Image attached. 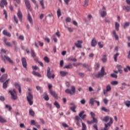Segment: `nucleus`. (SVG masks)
I'll list each match as a JSON object with an SVG mask.
<instances>
[{
  "label": "nucleus",
  "mask_w": 130,
  "mask_h": 130,
  "mask_svg": "<svg viewBox=\"0 0 130 130\" xmlns=\"http://www.w3.org/2000/svg\"><path fill=\"white\" fill-rule=\"evenodd\" d=\"M106 73L105 72V69H104V67H102L101 71L99 72L98 74L95 75L94 77L98 79H99L100 78H103V77H104V76H106Z\"/></svg>",
  "instance_id": "nucleus-1"
},
{
  "label": "nucleus",
  "mask_w": 130,
  "mask_h": 130,
  "mask_svg": "<svg viewBox=\"0 0 130 130\" xmlns=\"http://www.w3.org/2000/svg\"><path fill=\"white\" fill-rule=\"evenodd\" d=\"M8 92L11 94L12 100H17V99H18V95L17 94V91H16L15 88H14L13 90H9Z\"/></svg>",
  "instance_id": "nucleus-2"
},
{
  "label": "nucleus",
  "mask_w": 130,
  "mask_h": 130,
  "mask_svg": "<svg viewBox=\"0 0 130 130\" xmlns=\"http://www.w3.org/2000/svg\"><path fill=\"white\" fill-rule=\"evenodd\" d=\"M52 72L53 71L51 70L50 67H48V69L47 70V76L48 79H54L55 75L53 74L52 75H51V73H52Z\"/></svg>",
  "instance_id": "nucleus-3"
},
{
  "label": "nucleus",
  "mask_w": 130,
  "mask_h": 130,
  "mask_svg": "<svg viewBox=\"0 0 130 130\" xmlns=\"http://www.w3.org/2000/svg\"><path fill=\"white\" fill-rule=\"evenodd\" d=\"M26 99L27 102H28L29 105H33V95L31 93V92H29L28 93V95L26 96Z\"/></svg>",
  "instance_id": "nucleus-4"
},
{
  "label": "nucleus",
  "mask_w": 130,
  "mask_h": 130,
  "mask_svg": "<svg viewBox=\"0 0 130 130\" xmlns=\"http://www.w3.org/2000/svg\"><path fill=\"white\" fill-rule=\"evenodd\" d=\"M66 93L67 94H70V95H73L76 93V87L73 86L71 87V90L70 89H67L65 90Z\"/></svg>",
  "instance_id": "nucleus-5"
},
{
  "label": "nucleus",
  "mask_w": 130,
  "mask_h": 130,
  "mask_svg": "<svg viewBox=\"0 0 130 130\" xmlns=\"http://www.w3.org/2000/svg\"><path fill=\"white\" fill-rule=\"evenodd\" d=\"M25 6L30 12H32V8H31V4H30V1L29 0H25Z\"/></svg>",
  "instance_id": "nucleus-6"
},
{
  "label": "nucleus",
  "mask_w": 130,
  "mask_h": 130,
  "mask_svg": "<svg viewBox=\"0 0 130 130\" xmlns=\"http://www.w3.org/2000/svg\"><path fill=\"white\" fill-rule=\"evenodd\" d=\"M8 79V74H5L0 77V83H4Z\"/></svg>",
  "instance_id": "nucleus-7"
},
{
  "label": "nucleus",
  "mask_w": 130,
  "mask_h": 130,
  "mask_svg": "<svg viewBox=\"0 0 130 130\" xmlns=\"http://www.w3.org/2000/svg\"><path fill=\"white\" fill-rule=\"evenodd\" d=\"M14 85L16 89H18L19 92L20 94L22 93V88L21 87V85H20V84L18 82H16L14 83Z\"/></svg>",
  "instance_id": "nucleus-8"
},
{
  "label": "nucleus",
  "mask_w": 130,
  "mask_h": 130,
  "mask_svg": "<svg viewBox=\"0 0 130 130\" xmlns=\"http://www.w3.org/2000/svg\"><path fill=\"white\" fill-rule=\"evenodd\" d=\"M82 43H83V41L78 40L77 43H75V45L76 47H78V48H82Z\"/></svg>",
  "instance_id": "nucleus-9"
},
{
  "label": "nucleus",
  "mask_w": 130,
  "mask_h": 130,
  "mask_svg": "<svg viewBox=\"0 0 130 130\" xmlns=\"http://www.w3.org/2000/svg\"><path fill=\"white\" fill-rule=\"evenodd\" d=\"M5 6H8V2L6 0H1L0 7L1 8H5Z\"/></svg>",
  "instance_id": "nucleus-10"
},
{
  "label": "nucleus",
  "mask_w": 130,
  "mask_h": 130,
  "mask_svg": "<svg viewBox=\"0 0 130 130\" xmlns=\"http://www.w3.org/2000/svg\"><path fill=\"white\" fill-rule=\"evenodd\" d=\"M117 69L118 70L114 71V73H115V74H118V73H119L120 74H122V70H121V66H117Z\"/></svg>",
  "instance_id": "nucleus-11"
},
{
  "label": "nucleus",
  "mask_w": 130,
  "mask_h": 130,
  "mask_svg": "<svg viewBox=\"0 0 130 130\" xmlns=\"http://www.w3.org/2000/svg\"><path fill=\"white\" fill-rule=\"evenodd\" d=\"M17 16L18 17L19 20L20 21H22V20H23V15L22 14V12H21L20 9H18V11L17 12Z\"/></svg>",
  "instance_id": "nucleus-12"
},
{
  "label": "nucleus",
  "mask_w": 130,
  "mask_h": 130,
  "mask_svg": "<svg viewBox=\"0 0 130 130\" xmlns=\"http://www.w3.org/2000/svg\"><path fill=\"white\" fill-rule=\"evenodd\" d=\"M10 82V78L8 79L5 82H4L3 87L4 89H7L8 88V84Z\"/></svg>",
  "instance_id": "nucleus-13"
},
{
  "label": "nucleus",
  "mask_w": 130,
  "mask_h": 130,
  "mask_svg": "<svg viewBox=\"0 0 130 130\" xmlns=\"http://www.w3.org/2000/svg\"><path fill=\"white\" fill-rule=\"evenodd\" d=\"M112 123H113V119L111 117L110 118L109 122H108L107 124H105V126L106 127V125H107V128L108 126H111V124H112Z\"/></svg>",
  "instance_id": "nucleus-14"
},
{
  "label": "nucleus",
  "mask_w": 130,
  "mask_h": 130,
  "mask_svg": "<svg viewBox=\"0 0 130 130\" xmlns=\"http://www.w3.org/2000/svg\"><path fill=\"white\" fill-rule=\"evenodd\" d=\"M123 11H125V12H127V13H129L130 12V6H123L122 7Z\"/></svg>",
  "instance_id": "nucleus-15"
},
{
  "label": "nucleus",
  "mask_w": 130,
  "mask_h": 130,
  "mask_svg": "<svg viewBox=\"0 0 130 130\" xmlns=\"http://www.w3.org/2000/svg\"><path fill=\"white\" fill-rule=\"evenodd\" d=\"M4 57L6 58L7 61H9L10 63H11V64H14V61H13V60L11 59V58H10L9 56L4 55Z\"/></svg>",
  "instance_id": "nucleus-16"
},
{
  "label": "nucleus",
  "mask_w": 130,
  "mask_h": 130,
  "mask_svg": "<svg viewBox=\"0 0 130 130\" xmlns=\"http://www.w3.org/2000/svg\"><path fill=\"white\" fill-rule=\"evenodd\" d=\"M96 45H97V41H96L95 38H93L91 41V46H92V47H95Z\"/></svg>",
  "instance_id": "nucleus-17"
},
{
  "label": "nucleus",
  "mask_w": 130,
  "mask_h": 130,
  "mask_svg": "<svg viewBox=\"0 0 130 130\" xmlns=\"http://www.w3.org/2000/svg\"><path fill=\"white\" fill-rule=\"evenodd\" d=\"M50 93L52 96H53L54 98H57V94L54 91H52V90H49Z\"/></svg>",
  "instance_id": "nucleus-18"
},
{
  "label": "nucleus",
  "mask_w": 130,
  "mask_h": 130,
  "mask_svg": "<svg viewBox=\"0 0 130 130\" xmlns=\"http://www.w3.org/2000/svg\"><path fill=\"white\" fill-rule=\"evenodd\" d=\"M3 34L4 35H5V36H8V37H11L12 36V35H11V33L8 32L7 30H4L3 31Z\"/></svg>",
  "instance_id": "nucleus-19"
},
{
  "label": "nucleus",
  "mask_w": 130,
  "mask_h": 130,
  "mask_svg": "<svg viewBox=\"0 0 130 130\" xmlns=\"http://www.w3.org/2000/svg\"><path fill=\"white\" fill-rule=\"evenodd\" d=\"M32 75H34V76H35L36 77H38L39 78H41L42 77L40 73H39V72H36L35 71H32Z\"/></svg>",
  "instance_id": "nucleus-20"
},
{
  "label": "nucleus",
  "mask_w": 130,
  "mask_h": 130,
  "mask_svg": "<svg viewBox=\"0 0 130 130\" xmlns=\"http://www.w3.org/2000/svg\"><path fill=\"white\" fill-rule=\"evenodd\" d=\"M75 120L77 121V122L76 123V125L78 126H80V122H79L80 121V120H81V118H80V117H79L78 116H76Z\"/></svg>",
  "instance_id": "nucleus-21"
},
{
  "label": "nucleus",
  "mask_w": 130,
  "mask_h": 130,
  "mask_svg": "<svg viewBox=\"0 0 130 130\" xmlns=\"http://www.w3.org/2000/svg\"><path fill=\"white\" fill-rule=\"evenodd\" d=\"M27 19L28 20L30 24H33V20L32 19V17H31V15H30V13L28 14Z\"/></svg>",
  "instance_id": "nucleus-22"
},
{
  "label": "nucleus",
  "mask_w": 130,
  "mask_h": 130,
  "mask_svg": "<svg viewBox=\"0 0 130 130\" xmlns=\"http://www.w3.org/2000/svg\"><path fill=\"white\" fill-rule=\"evenodd\" d=\"M22 66H27V60L24 57L21 58Z\"/></svg>",
  "instance_id": "nucleus-23"
},
{
  "label": "nucleus",
  "mask_w": 130,
  "mask_h": 130,
  "mask_svg": "<svg viewBox=\"0 0 130 130\" xmlns=\"http://www.w3.org/2000/svg\"><path fill=\"white\" fill-rule=\"evenodd\" d=\"M0 122H1V123H5L7 122V120L2 116H0Z\"/></svg>",
  "instance_id": "nucleus-24"
},
{
  "label": "nucleus",
  "mask_w": 130,
  "mask_h": 130,
  "mask_svg": "<svg viewBox=\"0 0 130 130\" xmlns=\"http://www.w3.org/2000/svg\"><path fill=\"white\" fill-rule=\"evenodd\" d=\"M69 73L66 72L64 71H60V75L62 77H66L67 75H68Z\"/></svg>",
  "instance_id": "nucleus-25"
},
{
  "label": "nucleus",
  "mask_w": 130,
  "mask_h": 130,
  "mask_svg": "<svg viewBox=\"0 0 130 130\" xmlns=\"http://www.w3.org/2000/svg\"><path fill=\"white\" fill-rule=\"evenodd\" d=\"M44 99L46 101H48L49 100V97L48 96V94H47V93L45 92L44 93Z\"/></svg>",
  "instance_id": "nucleus-26"
},
{
  "label": "nucleus",
  "mask_w": 130,
  "mask_h": 130,
  "mask_svg": "<svg viewBox=\"0 0 130 130\" xmlns=\"http://www.w3.org/2000/svg\"><path fill=\"white\" fill-rule=\"evenodd\" d=\"M29 115H31V116H35V112H34V111H33V110H32V109H30L29 110Z\"/></svg>",
  "instance_id": "nucleus-27"
},
{
  "label": "nucleus",
  "mask_w": 130,
  "mask_h": 130,
  "mask_svg": "<svg viewBox=\"0 0 130 130\" xmlns=\"http://www.w3.org/2000/svg\"><path fill=\"white\" fill-rule=\"evenodd\" d=\"M113 34L116 40H118V39H119V38L118 37V35H116V31H115V30L113 31Z\"/></svg>",
  "instance_id": "nucleus-28"
},
{
  "label": "nucleus",
  "mask_w": 130,
  "mask_h": 130,
  "mask_svg": "<svg viewBox=\"0 0 130 130\" xmlns=\"http://www.w3.org/2000/svg\"><path fill=\"white\" fill-rule=\"evenodd\" d=\"M54 105H55V106L56 107V108H57V109H59V108H60V105L57 101H55Z\"/></svg>",
  "instance_id": "nucleus-29"
},
{
  "label": "nucleus",
  "mask_w": 130,
  "mask_h": 130,
  "mask_svg": "<svg viewBox=\"0 0 130 130\" xmlns=\"http://www.w3.org/2000/svg\"><path fill=\"white\" fill-rule=\"evenodd\" d=\"M77 109V106L74 105L73 107H71L70 109L73 112H77V111H76V109Z\"/></svg>",
  "instance_id": "nucleus-30"
},
{
  "label": "nucleus",
  "mask_w": 130,
  "mask_h": 130,
  "mask_svg": "<svg viewBox=\"0 0 130 130\" xmlns=\"http://www.w3.org/2000/svg\"><path fill=\"white\" fill-rule=\"evenodd\" d=\"M95 101H95L93 98L90 99L89 101V104H91L92 106H94V103Z\"/></svg>",
  "instance_id": "nucleus-31"
},
{
  "label": "nucleus",
  "mask_w": 130,
  "mask_h": 130,
  "mask_svg": "<svg viewBox=\"0 0 130 130\" xmlns=\"http://www.w3.org/2000/svg\"><path fill=\"white\" fill-rule=\"evenodd\" d=\"M129 25H130L129 22H125L124 26H123V28L126 29V28H127V27H128L129 26Z\"/></svg>",
  "instance_id": "nucleus-32"
},
{
  "label": "nucleus",
  "mask_w": 130,
  "mask_h": 130,
  "mask_svg": "<svg viewBox=\"0 0 130 130\" xmlns=\"http://www.w3.org/2000/svg\"><path fill=\"white\" fill-rule=\"evenodd\" d=\"M107 55H104L103 56V58L102 59L103 62H106L107 61Z\"/></svg>",
  "instance_id": "nucleus-33"
},
{
  "label": "nucleus",
  "mask_w": 130,
  "mask_h": 130,
  "mask_svg": "<svg viewBox=\"0 0 130 130\" xmlns=\"http://www.w3.org/2000/svg\"><path fill=\"white\" fill-rule=\"evenodd\" d=\"M106 15H107L106 11H101V17H102V18H104V17L106 16Z\"/></svg>",
  "instance_id": "nucleus-34"
},
{
  "label": "nucleus",
  "mask_w": 130,
  "mask_h": 130,
  "mask_svg": "<svg viewBox=\"0 0 130 130\" xmlns=\"http://www.w3.org/2000/svg\"><path fill=\"white\" fill-rule=\"evenodd\" d=\"M31 54L32 57H36V55L35 54V51L33 49H31Z\"/></svg>",
  "instance_id": "nucleus-35"
},
{
  "label": "nucleus",
  "mask_w": 130,
  "mask_h": 130,
  "mask_svg": "<svg viewBox=\"0 0 130 130\" xmlns=\"http://www.w3.org/2000/svg\"><path fill=\"white\" fill-rule=\"evenodd\" d=\"M115 29L116 31H119V23L115 22Z\"/></svg>",
  "instance_id": "nucleus-36"
},
{
  "label": "nucleus",
  "mask_w": 130,
  "mask_h": 130,
  "mask_svg": "<svg viewBox=\"0 0 130 130\" xmlns=\"http://www.w3.org/2000/svg\"><path fill=\"white\" fill-rule=\"evenodd\" d=\"M40 4L41 5V6L42 7V9H43V10H44V9H45V7H44V1H43V0H41L40 2Z\"/></svg>",
  "instance_id": "nucleus-37"
},
{
  "label": "nucleus",
  "mask_w": 130,
  "mask_h": 130,
  "mask_svg": "<svg viewBox=\"0 0 130 130\" xmlns=\"http://www.w3.org/2000/svg\"><path fill=\"white\" fill-rule=\"evenodd\" d=\"M124 104L125 105H126V107H130V101H126L125 102H124Z\"/></svg>",
  "instance_id": "nucleus-38"
},
{
  "label": "nucleus",
  "mask_w": 130,
  "mask_h": 130,
  "mask_svg": "<svg viewBox=\"0 0 130 130\" xmlns=\"http://www.w3.org/2000/svg\"><path fill=\"white\" fill-rule=\"evenodd\" d=\"M82 130H86L87 126L86 125V124H85V123H84V122H82Z\"/></svg>",
  "instance_id": "nucleus-39"
},
{
  "label": "nucleus",
  "mask_w": 130,
  "mask_h": 130,
  "mask_svg": "<svg viewBox=\"0 0 130 130\" xmlns=\"http://www.w3.org/2000/svg\"><path fill=\"white\" fill-rule=\"evenodd\" d=\"M103 121H105V122H107L108 120H109V116H107L104 117V118L103 119Z\"/></svg>",
  "instance_id": "nucleus-40"
},
{
  "label": "nucleus",
  "mask_w": 130,
  "mask_h": 130,
  "mask_svg": "<svg viewBox=\"0 0 130 130\" xmlns=\"http://www.w3.org/2000/svg\"><path fill=\"white\" fill-rule=\"evenodd\" d=\"M5 108L8 109V108L9 109V111H11V110H12V107H11V106L9 105H5Z\"/></svg>",
  "instance_id": "nucleus-41"
},
{
  "label": "nucleus",
  "mask_w": 130,
  "mask_h": 130,
  "mask_svg": "<svg viewBox=\"0 0 130 130\" xmlns=\"http://www.w3.org/2000/svg\"><path fill=\"white\" fill-rule=\"evenodd\" d=\"M118 55H119V53H116L115 55H114V60L115 61H117V56H118Z\"/></svg>",
  "instance_id": "nucleus-42"
},
{
  "label": "nucleus",
  "mask_w": 130,
  "mask_h": 130,
  "mask_svg": "<svg viewBox=\"0 0 130 130\" xmlns=\"http://www.w3.org/2000/svg\"><path fill=\"white\" fill-rule=\"evenodd\" d=\"M111 85H118V81H113L111 82Z\"/></svg>",
  "instance_id": "nucleus-43"
},
{
  "label": "nucleus",
  "mask_w": 130,
  "mask_h": 130,
  "mask_svg": "<svg viewBox=\"0 0 130 130\" xmlns=\"http://www.w3.org/2000/svg\"><path fill=\"white\" fill-rule=\"evenodd\" d=\"M111 77L112 78H114V79H117V75L114 74V73H112L110 74Z\"/></svg>",
  "instance_id": "nucleus-44"
},
{
  "label": "nucleus",
  "mask_w": 130,
  "mask_h": 130,
  "mask_svg": "<svg viewBox=\"0 0 130 130\" xmlns=\"http://www.w3.org/2000/svg\"><path fill=\"white\" fill-rule=\"evenodd\" d=\"M57 17L59 18L61 16V11H60V9H58L57 11Z\"/></svg>",
  "instance_id": "nucleus-45"
},
{
  "label": "nucleus",
  "mask_w": 130,
  "mask_h": 130,
  "mask_svg": "<svg viewBox=\"0 0 130 130\" xmlns=\"http://www.w3.org/2000/svg\"><path fill=\"white\" fill-rule=\"evenodd\" d=\"M102 110L103 111H105V112H109V111H110L109 110L106 109V108H105V107H103L102 108Z\"/></svg>",
  "instance_id": "nucleus-46"
},
{
  "label": "nucleus",
  "mask_w": 130,
  "mask_h": 130,
  "mask_svg": "<svg viewBox=\"0 0 130 130\" xmlns=\"http://www.w3.org/2000/svg\"><path fill=\"white\" fill-rule=\"evenodd\" d=\"M106 90L108 92H109L110 91H111V86H110V85H108L106 87Z\"/></svg>",
  "instance_id": "nucleus-47"
},
{
  "label": "nucleus",
  "mask_w": 130,
  "mask_h": 130,
  "mask_svg": "<svg viewBox=\"0 0 130 130\" xmlns=\"http://www.w3.org/2000/svg\"><path fill=\"white\" fill-rule=\"evenodd\" d=\"M88 4H89V0H85L84 7H85V8L86 7H88Z\"/></svg>",
  "instance_id": "nucleus-48"
},
{
  "label": "nucleus",
  "mask_w": 130,
  "mask_h": 130,
  "mask_svg": "<svg viewBox=\"0 0 130 130\" xmlns=\"http://www.w3.org/2000/svg\"><path fill=\"white\" fill-rule=\"evenodd\" d=\"M44 60L46 62H49V58H48V57L47 56H45L44 58Z\"/></svg>",
  "instance_id": "nucleus-49"
},
{
  "label": "nucleus",
  "mask_w": 130,
  "mask_h": 130,
  "mask_svg": "<svg viewBox=\"0 0 130 130\" xmlns=\"http://www.w3.org/2000/svg\"><path fill=\"white\" fill-rule=\"evenodd\" d=\"M84 67L85 68V69H87V70H88L89 72H91V67L89 66H84Z\"/></svg>",
  "instance_id": "nucleus-50"
},
{
  "label": "nucleus",
  "mask_w": 130,
  "mask_h": 130,
  "mask_svg": "<svg viewBox=\"0 0 130 130\" xmlns=\"http://www.w3.org/2000/svg\"><path fill=\"white\" fill-rule=\"evenodd\" d=\"M65 20L67 23H70V22L72 21V19H71L70 17H67Z\"/></svg>",
  "instance_id": "nucleus-51"
},
{
  "label": "nucleus",
  "mask_w": 130,
  "mask_h": 130,
  "mask_svg": "<svg viewBox=\"0 0 130 130\" xmlns=\"http://www.w3.org/2000/svg\"><path fill=\"white\" fill-rule=\"evenodd\" d=\"M80 103L82 104V105H85V104H86V100L82 99L81 101H80Z\"/></svg>",
  "instance_id": "nucleus-52"
},
{
  "label": "nucleus",
  "mask_w": 130,
  "mask_h": 130,
  "mask_svg": "<svg viewBox=\"0 0 130 130\" xmlns=\"http://www.w3.org/2000/svg\"><path fill=\"white\" fill-rule=\"evenodd\" d=\"M3 12H4V15H5V18L6 19H8V13H7V11H6V10H4Z\"/></svg>",
  "instance_id": "nucleus-53"
},
{
  "label": "nucleus",
  "mask_w": 130,
  "mask_h": 130,
  "mask_svg": "<svg viewBox=\"0 0 130 130\" xmlns=\"http://www.w3.org/2000/svg\"><path fill=\"white\" fill-rule=\"evenodd\" d=\"M78 75L81 78H84L85 77V73H79Z\"/></svg>",
  "instance_id": "nucleus-54"
},
{
  "label": "nucleus",
  "mask_w": 130,
  "mask_h": 130,
  "mask_svg": "<svg viewBox=\"0 0 130 130\" xmlns=\"http://www.w3.org/2000/svg\"><path fill=\"white\" fill-rule=\"evenodd\" d=\"M84 113H85V111H82L79 114V117H82Z\"/></svg>",
  "instance_id": "nucleus-55"
},
{
  "label": "nucleus",
  "mask_w": 130,
  "mask_h": 130,
  "mask_svg": "<svg viewBox=\"0 0 130 130\" xmlns=\"http://www.w3.org/2000/svg\"><path fill=\"white\" fill-rule=\"evenodd\" d=\"M35 60H36V62H38L40 66H43V63L38 61V59H35Z\"/></svg>",
  "instance_id": "nucleus-56"
},
{
  "label": "nucleus",
  "mask_w": 130,
  "mask_h": 130,
  "mask_svg": "<svg viewBox=\"0 0 130 130\" xmlns=\"http://www.w3.org/2000/svg\"><path fill=\"white\" fill-rule=\"evenodd\" d=\"M63 69H73V66H66L63 67Z\"/></svg>",
  "instance_id": "nucleus-57"
},
{
  "label": "nucleus",
  "mask_w": 130,
  "mask_h": 130,
  "mask_svg": "<svg viewBox=\"0 0 130 130\" xmlns=\"http://www.w3.org/2000/svg\"><path fill=\"white\" fill-rule=\"evenodd\" d=\"M30 122H31V124H32V125H35L37 122H36L35 120H31Z\"/></svg>",
  "instance_id": "nucleus-58"
},
{
  "label": "nucleus",
  "mask_w": 130,
  "mask_h": 130,
  "mask_svg": "<svg viewBox=\"0 0 130 130\" xmlns=\"http://www.w3.org/2000/svg\"><path fill=\"white\" fill-rule=\"evenodd\" d=\"M6 45H7V46H9V47H13V45H12V44H11L10 42L6 43Z\"/></svg>",
  "instance_id": "nucleus-59"
},
{
  "label": "nucleus",
  "mask_w": 130,
  "mask_h": 130,
  "mask_svg": "<svg viewBox=\"0 0 130 130\" xmlns=\"http://www.w3.org/2000/svg\"><path fill=\"white\" fill-rule=\"evenodd\" d=\"M98 45L100 47V48H103V45L101 44V42H99Z\"/></svg>",
  "instance_id": "nucleus-60"
},
{
  "label": "nucleus",
  "mask_w": 130,
  "mask_h": 130,
  "mask_svg": "<svg viewBox=\"0 0 130 130\" xmlns=\"http://www.w3.org/2000/svg\"><path fill=\"white\" fill-rule=\"evenodd\" d=\"M46 105L47 106V107H48L49 108H50V109H51L52 106H51V104L48 103H46Z\"/></svg>",
  "instance_id": "nucleus-61"
},
{
  "label": "nucleus",
  "mask_w": 130,
  "mask_h": 130,
  "mask_svg": "<svg viewBox=\"0 0 130 130\" xmlns=\"http://www.w3.org/2000/svg\"><path fill=\"white\" fill-rule=\"evenodd\" d=\"M104 102L105 104L107 105L108 104V100H107V99H104Z\"/></svg>",
  "instance_id": "nucleus-62"
},
{
  "label": "nucleus",
  "mask_w": 130,
  "mask_h": 130,
  "mask_svg": "<svg viewBox=\"0 0 130 130\" xmlns=\"http://www.w3.org/2000/svg\"><path fill=\"white\" fill-rule=\"evenodd\" d=\"M0 100L1 101L4 102L6 99H5V97L3 96H0Z\"/></svg>",
  "instance_id": "nucleus-63"
},
{
  "label": "nucleus",
  "mask_w": 130,
  "mask_h": 130,
  "mask_svg": "<svg viewBox=\"0 0 130 130\" xmlns=\"http://www.w3.org/2000/svg\"><path fill=\"white\" fill-rule=\"evenodd\" d=\"M90 115H91L92 118H95V113H93L92 112H90Z\"/></svg>",
  "instance_id": "nucleus-64"
}]
</instances>
